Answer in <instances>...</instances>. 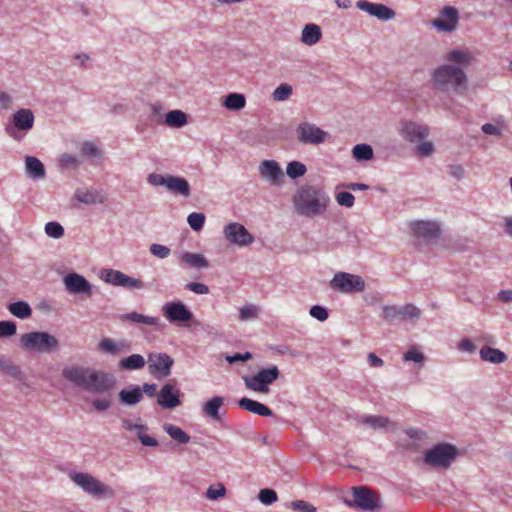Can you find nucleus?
I'll return each instance as SVG.
<instances>
[{
  "label": "nucleus",
  "instance_id": "1",
  "mask_svg": "<svg viewBox=\"0 0 512 512\" xmlns=\"http://www.w3.org/2000/svg\"><path fill=\"white\" fill-rule=\"evenodd\" d=\"M62 375L89 392L103 393L114 385V380L108 374L82 366H69L63 369Z\"/></svg>",
  "mask_w": 512,
  "mask_h": 512
},
{
  "label": "nucleus",
  "instance_id": "2",
  "mask_svg": "<svg viewBox=\"0 0 512 512\" xmlns=\"http://www.w3.org/2000/svg\"><path fill=\"white\" fill-rule=\"evenodd\" d=\"M329 201V196L323 190L305 186L298 190L293 202L298 214L313 217L324 214Z\"/></svg>",
  "mask_w": 512,
  "mask_h": 512
},
{
  "label": "nucleus",
  "instance_id": "3",
  "mask_svg": "<svg viewBox=\"0 0 512 512\" xmlns=\"http://www.w3.org/2000/svg\"><path fill=\"white\" fill-rule=\"evenodd\" d=\"M467 75L460 67L443 64L431 73V83L434 89L441 92L461 93L467 88Z\"/></svg>",
  "mask_w": 512,
  "mask_h": 512
},
{
  "label": "nucleus",
  "instance_id": "4",
  "mask_svg": "<svg viewBox=\"0 0 512 512\" xmlns=\"http://www.w3.org/2000/svg\"><path fill=\"white\" fill-rule=\"evenodd\" d=\"M351 494L352 499L344 498V503L349 507H356L364 511H375L380 508L378 494L368 487H353Z\"/></svg>",
  "mask_w": 512,
  "mask_h": 512
},
{
  "label": "nucleus",
  "instance_id": "5",
  "mask_svg": "<svg viewBox=\"0 0 512 512\" xmlns=\"http://www.w3.org/2000/svg\"><path fill=\"white\" fill-rule=\"evenodd\" d=\"M21 344L30 351L49 352L55 350L58 340L46 332H30L21 336Z\"/></svg>",
  "mask_w": 512,
  "mask_h": 512
},
{
  "label": "nucleus",
  "instance_id": "6",
  "mask_svg": "<svg viewBox=\"0 0 512 512\" xmlns=\"http://www.w3.org/2000/svg\"><path fill=\"white\" fill-rule=\"evenodd\" d=\"M69 477L76 485L81 487L88 494L93 496L113 495V490L109 486L103 484L94 476L88 473L71 472Z\"/></svg>",
  "mask_w": 512,
  "mask_h": 512
},
{
  "label": "nucleus",
  "instance_id": "7",
  "mask_svg": "<svg viewBox=\"0 0 512 512\" xmlns=\"http://www.w3.org/2000/svg\"><path fill=\"white\" fill-rule=\"evenodd\" d=\"M457 451L450 444H438L424 455V462L432 467L448 468Z\"/></svg>",
  "mask_w": 512,
  "mask_h": 512
},
{
  "label": "nucleus",
  "instance_id": "8",
  "mask_svg": "<svg viewBox=\"0 0 512 512\" xmlns=\"http://www.w3.org/2000/svg\"><path fill=\"white\" fill-rule=\"evenodd\" d=\"M279 377V370L276 366L261 369L253 376L244 377L245 386L255 392L267 393L269 384Z\"/></svg>",
  "mask_w": 512,
  "mask_h": 512
},
{
  "label": "nucleus",
  "instance_id": "9",
  "mask_svg": "<svg viewBox=\"0 0 512 512\" xmlns=\"http://www.w3.org/2000/svg\"><path fill=\"white\" fill-rule=\"evenodd\" d=\"M331 287L342 293L362 292L365 289V281L361 276L339 272L331 280Z\"/></svg>",
  "mask_w": 512,
  "mask_h": 512
},
{
  "label": "nucleus",
  "instance_id": "10",
  "mask_svg": "<svg viewBox=\"0 0 512 512\" xmlns=\"http://www.w3.org/2000/svg\"><path fill=\"white\" fill-rule=\"evenodd\" d=\"M297 140L303 144L319 145L326 142L329 134L310 122H301L296 128Z\"/></svg>",
  "mask_w": 512,
  "mask_h": 512
},
{
  "label": "nucleus",
  "instance_id": "11",
  "mask_svg": "<svg viewBox=\"0 0 512 512\" xmlns=\"http://www.w3.org/2000/svg\"><path fill=\"white\" fill-rule=\"evenodd\" d=\"M173 362L165 353H151L148 356V370L150 374L161 379L170 375Z\"/></svg>",
  "mask_w": 512,
  "mask_h": 512
},
{
  "label": "nucleus",
  "instance_id": "12",
  "mask_svg": "<svg viewBox=\"0 0 512 512\" xmlns=\"http://www.w3.org/2000/svg\"><path fill=\"white\" fill-rule=\"evenodd\" d=\"M224 235L230 243L238 246H248L254 241L252 234L242 224L237 222L226 225Z\"/></svg>",
  "mask_w": 512,
  "mask_h": 512
},
{
  "label": "nucleus",
  "instance_id": "13",
  "mask_svg": "<svg viewBox=\"0 0 512 512\" xmlns=\"http://www.w3.org/2000/svg\"><path fill=\"white\" fill-rule=\"evenodd\" d=\"M163 314L170 322H189L193 318L192 312L182 302H168L163 306Z\"/></svg>",
  "mask_w": 512,
  "mask_h": 512
},
{
  "label": "nucleus",
  "instance_id": "14",
  "mask_svg": "<svg viewBox=\"0 0 512 512\" xmlns=\"http://www.w3.org/2000/svg\"><path fill=\"white\" fill-rule=\"evenodd\" d=\"M459 15L456 8L448 6L441 11L439 18L432 21V25L439 31L452 32L458 25Z\"/></svg>",
  "mask_w": 512,
  "mask_h": 512
},
{
  "label": "nucleus",
  "instance_id": "15",
  "mask_svg": "<svg viewBox=\"0 0 512 512\" xmlns=\"http://www.w3.org/2000/svg\"><path fill=\"white\" fill-rule=\"evenodd\" d=\"M357 8L367 12L380 20L387 21L395 17V12L384 4L371 3L366 0H359L356 3Z\"/></svg>",
  "mask_w": 512,
  "mask_h": 512
},
{
  "label": "nucleus",
  "instance_id": "16",
  "mask_svg": "<svg viewBox=\"0 0 512 512\" xmlns=\"http://www.w3.org/2000/svg\"><path fill=\"white\" fill-rule=\"evenodd\" d=\"M259 175L273 185L281 183L284 174L275 160H264L259 165Z\"/></svg>",
  "mask_w": 512,
  "mask_h": 512
},
{
  "label": "nucleus",
  "instance_id": "17",
  "mask_svg": "<svg viewBox=\"0 0 512 512\" xmlns=\"http://www.w3.org/2000/svg\"><path fill=\"white\" fill-rule=\"evenodd\" d=\"M66 289L72 294H86L88 297L92 295L91 284L77 273H70L64 277Z\"/></svg>",
  "mask_w": 512,
  "mask_h": 512
},
{
  "label": "nucleus",
  "instance_id": "18",
  "mask_svg": "<svg viewBox=\"0 0 512 512\" xmlns=\"http://www.w3.org/2000/svg\"><path fill=\"white\" fill-rule=\"evenodd\" d=\"M180 391L172 384H165L157 395V403L165 409H173L181 404Z\"/></svg>",
  "mask_w": 512,
  "mask_h": 512
},
{
  "label": "nucleus",
  "instance_id": "19",
  "mask_svg": "<svg viewBox=\"0 0 512 512\" xmlns=\"http://www.w3.org/2000/svg\"><path fill=\"white\" fill-rule=\"evenodd\" d=\"M413 234L423 240H432L439 236L440 227L431 221H415L411 223Z\"/></svg>",
  "mask_w": 512,
  "mask_h": 512
},
{
  "label": "nucleus",
  "instance_id": "20",
  "mask_svg": "<svg viewBox=\"0 0 512 512\" xmlns=\"http://www.w3.org/2000/svg\"><path fill=\"white\" fill-rule=\"evenodd\" d=\"M129 349H130V345L125 340L117 341L113 338L104 337L98 343V350L101 353H105V354H109V355H113V356L127 352Z\"/></svg>",
  "mask_w": 512,
  "mask_h": 512
},
{
  "label": "nucleus",
  "instance_id": "21",
  "mask_svg": "<svg viewBox=\"0 0 512 512\" xmlns=\"http://www.w3.org/2000/svg\"><path fill=\"white\" fill-rule=\"evenodd\" d=\"M405 139L410 142H419L425 139L429 134V129L416 123H405L401 129Z\"/></svg>",
  "mask_w": 512,
  "mask_h": 512
},
{
  "label": "nucleus",
  "instance_id": "22",
  "mask_svg": "<svg viewBox=\"0 0 512 512\" xmlns=\"http://www.w3.org/2000/svg\"><path fill=\"white\" fill-rule=\"evenodd\" d=\"M445 59L448 62L455 63L464 67H468L476 62L474 53L468 49H453L450 50Z\"/></svg>",
  "mask_w": 512,
  "mask_h": 512
},
{
  "label": "nucleus",
  "instance_id": "23",
  "mask_svg": "<svg viewBox=\"0 0 512 512\" xmlns=\"http://www.w3.org/2000/svg\"><path fill=\"white\" fill-rule=\"evenodd\" d=\"M14 126L23 131L32 129L34 125V114L30 109L22 108L13 114Z\"/></svg>",
  "mask_w": 512,
  "mask_h": 512
},
{
  "label": "nucleus",
  "instance_id": "24",
  "mask_svg": "<svg viewBox=\"0 0 512 512\" xmlns=\"http://www.w3.org/2000/svg\"><path fill=\"white\" fill-rule=\"evenodd\" d=\"M239 406L242 409H245L251 413H254V414H257L260 416L269 417L272 415V410L269 407L265 406L264 404H262L260 402H257L255 400H252V399H249L246 397L239 400Z\"/></svg>",
  "mask_w": 512,
  "mask_h": 512
},
{
  "label": "nucleus",
  "instance_id": "25",
  "mask_svg": "<svg viewBox=\"0 0 512 512\" xmlns=\"http://www.w3.org/2000/svg\"><path fill=\"white\" fill-rule=\"evenodd\" d=\"M75 197L84 204H102L106 200L105 194L97 190H79Z\"/></svg>",
  "mask_w": 512,
  "mask_h": 512
},
{
  "label": "nucleus",
  "instance_id": "26",
  "mask_svg": "<svg viewBox=\"0 0 512 512\" xmlns=\"http://www.w3.org/2000/svg\"><path fill=\"white\" fill-rule=\"evenodd\" d=\"M480 358L485 362L500 364L507 360V355L497 348L484 346L480 349Z\"/></svg>",
  "mask_w": 512,
  "mask_h": 512
},
{
  "label": "nucleus",
  "instance_id": "27",
  "mask_svg": "<svg viewBox=\"0 0 512 512\" xmlns=\"http://www.w3.org/2000/svg\"><path fill=\"white\" fill-rule=\"evenodd\" d=\"M180 261L191 268H207L208 260L199 253L183 252L180 254Z\"/></svg>",
  "mask_w": 512,
  "mask_h": 512
},
{
  "label": "nucleus",
  "instance_id": "28",
  "mask_svg": "<svg viewBox=\"0 0 512 512\" xmlns=\"http://www.w3.org/2000/svg\"><path fill=\"white\" fill-rule=\"evenodd\" d=\"M166 188L174 193L189 196L190 195V186L189 183L181 177L177 176H168V181Z\"/></svg>",
  "mask_w": 512,
  "mask_h": 512
},
{
  "label": "nucleus",
  "instance_id": "29",
  "mask_svg": "<svg viewBox=\"0 0 512 512\" xmlns=\"http://www.w3.org/2000/svg\"><path fill=\"white\" fill-rule=\"evenodd\" d=\"M223 404L224 398L220 396H215L204 404L202 408L203 413L206 416L210 417L211 419L217 421L220 419L219 410Z\"/></svg>",
  "mask_w": 512,
  "mask_h": 512
},
{
  "label": "nucleus",
  "instance_id": "30",
  "mask_svg": "<svg viewBox=\"0 0 512 512\" xmlns=\"http://www.w3.org/2000/svg\"><path fill=\"white\" fill-rule=\"evenodd\" d=\"M321 29L316 24H307L303 31L301 41L309 46H312L319 42L321 39Z\"/></svg>",
  "mask_w": 512,
  "mask_h": 512
},
{
  "label": "nucleus",
  "instance_id": "31",
  "mask_svg": "<svg viewBox=\"0 0 512 512\" xmlns=\"http://www.w3.org/2000/svg\"><path fill=\"white\" fill-rule=\"evenodd\" d=\"M145 366V359L140 354H133L119 361V367L124 370H138Z\"/></svg>",
  "mask_w": 512,
  "mask_h": 512
},
{
  "label": "nucleus",
  "instance_id": "32",
  "mask_svg": "<svg viewBox=\"0 0 512 512\" xmlns=\"http://www.w3.org/2000/svg\"><path fill=\"white\" fill-rule=\"evenodd\" d=\"M121 402L127 405H135L143 398V393L140 387H134L129 390H121L119 393Z\"/></svg>",
  "mask_w": 512,
  "mask_h": 512
},
{
  "label": "nucleus",
  "instance_id": "33",
  "mask_svg": "<svg viewBox=\"0 0 512 512\" xmlns=\"http://www.w3.org/2000/svg\"><path fill=\"white\" fill-rule=\"evenodd\" d=\"M164 431L177 443L186 444L190 441V436L180 427L166 423L163 426Z\"/></svg>",
  "mask_w": 512,
  "mask_h": 512
},
{
  "label": "nucleus",
  "instance_id": "34",
  "mask_svg": "<svg viewBox=\"0 0 512 512\" xmlns=\"http://www.w3.org/2000/svg\"><path fill=\"white\" fill-rule=\"evenodd\" d=\"M187 123V116L181 110H172L166 114L165 124L168 127L180 128Z\"/></svg>",
  "mask_w": 512,
  "mask_h": 512
},
{
  "label": "nucleus",
  "instance_id": "35",
  "mask_svg": "<svg viewBox=\"0 0 512 512\" xmlns=\"http://www.w3.org/2000/svg\"><path fill=\"white\" fill-rule=\"evenodd\" d=\"M26 169L27 173L33 178H42L45 176V169L40 160L35 157H26Z\"/></svg>",
  "mask_w": 512,
  "mask_h": 512
},
{
  "label": "nucleus",
  "instance_id": "36",
  "mask_svg": "<svg viewBox=\"0 0 512 512\" xmlns=\"http://www.w3.org/2000/svg\"><path fill=\"white\" fill-rule=\"evenodd\" d=\"M123 318L135 323H141L148 326H158L160 324V319L158 317L146 316L138 312L127 313L123 316Z\"/></svg>",
  "mask_w": 512,
  "mask_h": 512
},
{
  "label": "nucleus",
  "instance_id": "37",
  "mask_svg": "<svg viewBox=\"0 0 512 512\" xmlns=\"http://www.w3.org/2000/svg\"><path fill=\"white\" fill-rule=\"evenodd\" d=\"M246 105V99L244 95L239 93H230L227 95L224 101V106L231 111H239Z\"/></svg>",
  "mask_w": 512,
  "mask_h": 512
},
{
  "label": "nucleus",
  "instance_id": "38",
  "mask_svg": "<svg viewBox=\"0 0 512 512\" xmlns=\"http://www.w3.org/2000/svg\"><path fill=\"white\" fill-rule=\"evenodd\" d=\"M9 311L16 317L20 319L29 318L32 314V309L27 302L18 301L15 303H11L8 306Z\"/></svg>",
  "mask_w": 512,
  "mask_h": 512
},
{
  "label": "nucleus",
  "instance_id": "39",
  "mask_svg": "<svg viewBox=\"0 0 512 512\" xmlns=\"http://www.w3.org/2000/svg\"><path fill=\"white\" fill-rule=\"evenodd\" d=\"M352 155L356 160L368 161L373 158V149L368 144H357L353 147Z\"/></svg>",
  "mask_w": 512,
  "mask_h": 512
},
{
  "label": "nucleus",
  "instance_id": "40",
  "mask_svg": "<svg viewBox=\"0 0 512 512\" xmlns=\"http://www.w3.org/2000/svg\"><path fill=\"white\" fill-rule=\"evenodd\" d=\"M124 273L114 269H105L102 271L101 278L114 286H122Z\"/></svg>",
  "mask_w": 512,
  "mask_h": 512
},
{
  "label": "nucleus",
  "instance_id": "41",
  "mask_svg": "<svg viewBox=\"0 0 512 512\" xmlns=\"http://www.w3.org/2000/svg\"><path fill=\"white\" fill-rule=\"evenodd\" d=\"M361 422L371 426L373 429L388 428L391 425L390 420L382 416H366L362 418Z\"/></svg>",
  "mask_w": 512,
  "mask_h": 512
},
{
  "label": "nucleus",
  "instance_id": "42",
  "mask_svg": "<svg viewBox=\"0 0 512 512\" xmlns=\"http://www.w3.org/2000/svg\"><path fill=\"white\" fill-rule=\"evenodd\" d=\"M147 430H148L147 426L143 425V424H141L139 427H137L135 433H136L138 439L144 446H149V447L157 446L158 445L157 440L155 438H153L152 436L147 435L146 434Z\"/></svg>",
  "mask_w": 512,
  "mask_h": 512
},
{
  "label": "nucleus",
  "instance_id": "43",
  "mask_svg": "<svg viewBox=\"0 0 512 512\" xmlns=\"http://www.w3.org/2000/svg\"><path fill=\"white\" fill-rule=\"evenodd\" d=\"M306 171V166L298 161H292L288 163L286 168L287 175L292 179L303 176L306 173Z\"/></svg>",
  "mask_w": 512,
  "mask_h": 512
},
{
  "label": "nucleus",
  "instance_id": "44",
  "mask_svg": "<svg viewBox=\"0 0 512 512\" xmlns=\"http://www.w3.org/2000/svg\"><path fill=\"white\" fill-rule=\"evenodd\" d=\"M187 222L194 231H200L205 223V215L203 213L193 212L189 214Z\"/></svg>",
  "mask_w": 512,
  "mask_h": 512
},
{
  "label": "nucleus",
  "instance_id": "45",
  "mask_svg": "<svg viewBox=\"0 0 512 512\" xmlns=\"http://www.w3.org/2000/svg\"><path fill=\"white\" fill-rule=\"evenodd\" d=\"M258 316V308L255 305H245L239 310V319L241 321H247L254 319Z\"/></svg>",
  "mask_w": 512,
  "mask_h": 512
},
{
  "label": "nucleus",
  "instance_id": "46",
  "mask_svg": "<svg viewBox=\"0 0 512 512\" xmlns=\"http://www.w3.org/2000/svg\"><path fill=\"white\" fill-rule=\"evenodd\" d=\"M45 232L48 236L58 239L64 235V228L57 222H48L45 225Z\"/></svg>",
  "mask_w": 512,
  "mask_h": 512
},
{
  "label": "nucleus",
  "instance_id": "47",
  "mask_svg": "<svg viewBox=\"0 0 512 512\" xmlns=\"http://www.w3.org/2000/svg\"><path fill=\"white\" fill-rule=\"evenodd\" d=\"M292 94V87L289 84H281L273 92V99L284 101Z\"/></svg>",
  "mask_w": 512,
  "mask_h": 512
},
{
  "label": "nucleus",
  "instance_id": "48",
  "mask_svg": "<svg viewBox=\"0 0 512 512\" xmlns=\"http://www.w3.org/2000/svg\"><path fill=\"white\" fill-rule=\"evenodd\" d=\"M259 500L266 505H271L277 501V493L272 489H261L258 495Z\"/></svg>",
  "mask_w": 512,
  "mask_h": 512
},
{
  "label": "nucleus",
  "instance_id": "49",
  "mask_svg": "<svg viewBox=\"0 0 512 512\" xmlns=\"http://www.w3.org/2000/svg\"><path fill=\"white\" fill-rule=\"evenodd\" d=\"M16 324L12 321H0V338L11 337L16 334Z\"/></svg>",
  "mask_w": 512,
  "mask_h": 512
},
{
  "label": "nucleus",
  "instance_id": "50",
  "mask_svg": "<svg viewBox=\"0 0 512 512\" xmlns=\"http://www.w3.org/2000/svg\"><path fill=\"white\" fill-rule=\"evenodd\" d=\"M420 316V310L413 304H407L401 307V317L403 319H417Z\"/></svg>",
  "mask_w": 512,
  "mask_h": 512
},
{
  "label": "nucleus",
  "instance_id": "51",
  "mask_svg": "<svg viewBox=\"0 0 512 512\" xmlns=\"http://www.w3.org/2000/svg\"><path fill=\"white\" fill-rule=\"evenodd\" d=\"M336 201L339 205L350 208L354 205L355 198L350 192L343 191L337 193Z\"/></svg>",
  "mask_w": 512,
  "mask_h": 512
},
{
  "label": "nucleus",
  "instance_id": "52",
  "mask_svg": "<svg viewBox=\"0 0 512 512\" xmlns=\"http://www.w3.org/2000/svg\"><path fill=\"white\" fill-rule=\"evenodd\" d=\"M226 489L223 484L212 485L207 489L206 495L211 500H216L225 495Z\"/></svg>",
  "mask_w": 512,
  "mask_h": 512
},
{
  "label": "nucleus",
  "instance_id": "53",
  "mask_svg": "<svg viewBox=\"0 0 512 512\" xmlns=\"http://www.w3.org/2000/svg\"><path fill=\"white\" fill-rule=\"evenodd\" d=\"M291 508L294 511H299V512H316V508L312 504H310L304 500L292 501Z\"/></svg>",
  "mask_w": 512,
  "mask_h": 512
},
{
  "label": "nucleus",
  "instance_id": "54",
  "mask_svg": "<svg viewBox=\"0 0 512 512\" xmlns=\"http://www.w3.org/2000/svg\"><path fill=\"white\" fill-rule=\"evenodd\" d=\"M121 287H126L130 289H143L145 288V284L140 279L133 278L125 274Z\"/></svg>",
  "mask_w": 512,
  "mask_h": 512
},
{
  "label": "nucleus",
  "instance_id": "55",
  "mask_svg": "<svg viewBox=\"0 0 512 512\" xmlns=\"http://www.w3.org/2000/svg\"><path fill=\"white\" fill-rule=\"evenodd\" d=\"M150 252L160 259L167 258L170 255V249L168 247L156 243L150 246Z\"/></svg>",
  "mask_w": 512,
  "mask_h": 512
},
{
  "label": "nucleus",
  "instance_id": "56",
  "mask_svg": "<svg viewBox=\"0 0 512 512\" xmlns=\"http://www.w3.org/2000/svg\"><path fill=\"white\" fill-rule=\"evenodd\" d=\"M417 154L421 157L430 156L434 151V146L431 142L425 141L420 143L416 148Z\"/></svg>",
  "mask_w": 512,
  "mask_h": 512
},
{
  "label": "nucleus",
  "instance_id": "57",
  "mask_svg": "<svg viewBox=\"0 0 512 512\" xmlns=\"http://www.w3.org/2000/svg\"><path fill=\"white\" fill-rule=\"evenodd\" d=\"M310 315L319 321H325L328 318L327 310L319 305H315L310 309Z\"/></svg>",
  "mask_w": 512,
  "mask_h": 512
},
{
  "label": "nucleus",
  "instance_id": "58",
  "mask_svg": "<svg viewBox=\"0 0 512 512\" xmlns=\"http://www.w3.org/2000/svg\"><path fill=\"white\" fill-rule=\"evenodd\" d=\"M383 317L387 320H393L397 317H401V307L385 306L383 308Z\"/></svg>",
  "mask_w": 512,
  "mask_h": 512
},
{
  "label": "nucleus",
  "instance_id": "59",
  "mask_svg": "<svg viewBox=\"0 0 512 512\" xmlns=\"http://www.w3.org/2000/svg\"><path fill=\"white\" fill-rule=\"evenodd\" d=\"M404 360L420 363V362L424 361V355L422 352L418 351L416 348H413V349L408 350L404 354Z\"/></svg>",
  "mask_w": 512,
  "mask_h": 512
},
{
  "label": "nucleus",
  "instance_id": "60",
  "mask_svg": "<svg viewBox=\"0 0 512 512\" xmlns=\"http://www.w3.org/2000/svg\"><path fill=\"white\" fill-rule=\"evenodd\" d=\"M168 177H164L161 174L152 173L148 176V182L154 186H165L167 185Z\"/></svg>",
  "mask_w": 512,
  "mask_h": 512
},
{
  "label": "nucleus",
  "instance_id": "61",
  "mask_svg": "<svg viewBox=\"0 0 512 512\" xmlns=\"http://www.w3.org/2000/svg\"><path fill=\"white\" fill-rule=\"evenodd\" d=\"M186 289L196 293V294H207L209 292V288L207 285L203 283L191 282L186 285Z\"/></svg>",
  "mask_w": 512,
  "mask_h": 512
},
{
  "label": "nucleus",
  "instance_id": "62",
  "mask_svg": "<svg viewBox=\"0 0 512 512\" xmlns=\"http://www.w3.org/2000/svg\"><path fill=\"white\" fill-rule=\"evenodd\" d=\"M81 151L84 155L90 157H97L100 155L98 148L92 142H85L82 145Z\"/></svg>",
  "mask_w": 512,
  "mask_h": 512
},
{
  "label": "nucleus",
  "instance_id": "63",
  "mask_svg": "<svg viewBox=\"0 0 512 512\" xmlns=\"http://www.w3.org/2000/svg\"><path fill=\"white\" fill-rule=\"evenodd\" d=\"M252 358V354L250 352H246L244 354L236 353L232 356H227L226 360L229 363H235V362H245L247 360H250Z\"/></svg>",
  "mask_w": 512,
  "mask_h": 512
},
{
  "label": "nucleus",
  "instance_id": "64",
  "mask_svg": "<svg viewBox=\"0 0 512 512\" xmlns=\"http://www.w3.org/2000/svg\"><path fill=\"white\" fill-rule=\"evenodd\" d=\"M458 348L459 350L461 351H464V352H474L476 350V346L474 345V343L468 339V338H465L463 339L459 345H458Z\"/></svg>",
  "mask_w": 512,
  "mask_h": 512
}]
</instances>
